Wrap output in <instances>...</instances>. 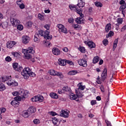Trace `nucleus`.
<instances>
[{
	"instance_id": "1",
	"label": "nucleus",
	"mask_w": 126,
	"mask_h": 126,
	"mask_svg": "<svg viewBox=\"0 0 126 126\" xmlns=\"http://www.w3.org/2000/svg\"><path fill=\"white\" fill-rule=\"evenodd\" d=\"M27 94H28V91H20L19 93V95L21 96H17L14 98V100H12L11 102V104L12 106H19V102L18 101H24L25 100V98L27 97Z\"/></svg>"
},
{
	"instance_id": "2",
	"label": "nucleus",
	"mask_w": 126,
	"mask_h": 126,
	"mask_svg": "<svg viewBox=\"0 0 126 126\" xmlns=\"http://www.w3.org/2000/svg\"><path fill=\"white\" fill-rule=\"evenodd\" d=\"M21 74L24 76L25 79H28L29 76H31V77H35V76H36V74L32 72L31 69L29 67L23 69V71L21 72Z\"/></svg>"
},
{
	"instance_id": "3",
	"label": "nucleus",
	"mask_w": 126,
	"mask_h": 126,
	"mask_svg": "<svg viewBox=\"0 0 126 126\" xmlns=\"http://www.w3.org/2000/svg\"><path fill=\"white\" fill-rule=\"evenodd\" d=\"M35 34H38L39 37H40H40H44V39L49 40V41H51V40L53 39V36L51 35H50V32L48 31H38V32L35 33Z\"/></svg>"
},
{
	"instance_id": "4",
	"label": "nucleus",
	"mask_w": 126,
	"mask_h": 126,
	"mask_svg": "<svg viewBox=\"0 0 126 126\" xmlns=\"http://www.w3.org/2000/svg\"><path fill=\"white\" fill-rule=\"evenodd\" d=\"M22 52L23 54H24L25 57L27 60L32 59V55H31L34 53L33 47H30L28 48V49H24Z\"/></svg>"
},
{
	"instance_id": "5",
	"label": "nucleus",
	"mask_w": 126,
	"mask_h": 126,
	"mask_svg": "<svg viewBox=\"0 0 126 126\" xmlns=\"http://www.w3.org/2000/svg\"><path fill=\"white\" fill-rule=\"evenodd\" d=\"M77 13L80 15V17H78L76 19L75 21L76 23L77 24L84 23V20L83 19L84 17V15L82 14V10L77 9Z\"/></svg>"
},
{
	"instance_id": "6",
	"label": "nucleus",
	"mask_w": 126,
	"mask_h": 126,
	"mask_svg": "<svg viewBox=\"0 0 126 126\" xmlns=\"http://www.w3.org/2000/svg\"><path fill=\"white\" fill-rule=\"evenodd\" d=\"M32 102H43L44 101V96L41 95H38L32 98Z\"/></svg>"
},
{
	"instance_id": "7",
	"label": "nucleus",
	"mask_w": 126,
	"mask_h": 126,
	"mask_svg": "<svg viewBox=\"0 0 126 126\" xmlns=\"http://www.w3.org/2000/svg\"><path fill=\"white\" fill-rule=\"evenodd\" d=\"M12 65L14 70L19 71V72H20L23 69L22 66L19 65L17 63H13Z\"/></svg>"
},
{
	"instance_id": "8",
	"label": "nucleus",
	"mask_w": 126,
	"mask_h": 126,
	"mask_svg": "<svg viewBox=\"0 0 126 126\" xmlns=\"http://www.w3.org/2000/svg\"><path fill=\"white\" fill-rule=\"evenodd\" d=\"M10 22L14 26V27H16V26H17V25H19L20 23V21L17 19H15L14 18H11Z\"/></svg>"
},
{
	"instance_id": "9",
	"label": "nucleus",
	"mask_w": 126,
	"mask_h": 126,
	"mask_svg": "<svg viewBox=\"0 0 126 126\" xmlns=\"http://www.w3.org/2000/svg\"><path fill=\"white\" fill-rule=\"evenodd\" d=\"M78 63L79 65L83 66V67H86L87 66V61L85 59H81L78 61Z\"/></svg>"
},
{
	"instance_id": "10",
	"label": "nucleus",
	"mask_w": 126,
	"mask_h": 126,
	"mask_svg": "<svg viewBox=\"0 0 126 126\" xmlns=\"http://www.w3.org/2000/svg\"><path fill=\"white\" fill-rule=\"evenodd\" d=\"M30 41V37L27 35H24L22 37V42L23 44H28Z\"/></svg>"
},
{
	"instance_id": "11",
	"label": "nucleus",
	"mask_w": 126,
	"mask_h": 126,
	"mask_svg": "<svg viewBox=\"0 0 126 126\" xmlns=\"http://www.w3.org/2000/svg\"><path fill=\"white\" fill-rule=\"evenodd\" d=\"M107 71H108V70L107 69V68H105L101 74V77H102V81H104L105 79H106V78L107 77Z\"/></svg>"
},
{
	"instance_id": "12",
	"label": "nucleus",
	"mask_w": 126,
	"mask_h": 126,
	"mask_svg": "<svg viewBox=\"0 0 126 126\" xmlns=\"http://www.w3.org/2000/svg\"><path fill=\"white\" fill-rule=\"evenodd\" d=\"M84 43L85 44H86V45H88V47H89L90 48H91L92 49L93 48H95V47H96L95 43H94L92 41L87 42V41H85Z\"/></svg>"
},
{
	"instance_id": "13",
	"label": "nucleus",
	"mask_w": 126,
	"mask_h": 126,
	"mask_svg": "<svg viewBox=\"0 0 126 126\" xmlns=\"http://www.w3.org/2000/svg\"><path fill=\"white\" fill-rule=\"evenodd\" d=\"M69 99H70V100H75V101H77V102H78L79 101V99H78L77 98V94H71L68 97Z\"/></svg>"
},
{
	"instance_id": "14",
	"label": "nucleus",
	"mask_w": 126,
	"mask_h": 126,
	"mask_svg": "<svg viewBox=\"0 0 126 126\" xmlns=\"http://www.w3.org/2000/svg\"><path fill=\"white\" fill-rule=\"evenodd\" d=\"M7 85L8 86H17L18 85V83L15 81H12L11 82V80H10L9 81L7 82Z\"/></svg>"
},
{
	"instance_id": "15",
	"label": "nucleus",
	"mask_w": 126,
	"mask_h": 126,
	"mask_svg": "<svg viewBox=\"0 0 126 126\" xmlns=\"http://www.w3.org/2000/svg\"><path fill=\"white\" fill-rule=\"evenodd\" d=\"M60 116L63 118H68V113L65 110H62L60 112Z\"/></svg>"
},
{
	"instance_id": "16",
	"label": "nucleus",
	"mask_w": 126,
	"mask_h": 126,
	"mask_svg": "<svg viewBox=\"0 0 126 126\" xmlns=\"http://www.w3.org/2000/svg\"><path fill=\"white\" fill-rule=\"evenodd\" d=\"M16 42L15 41H8L7 42V48L8 49H11L14 45H16Z\"/></svg>"
},
{
	"instance_id": "17",
	"label": "nucleus",
	"mask_w": 126,
	"mask_h": 126,
	"mask_svg": "<svg viewBox=\"0 0 126 126\" xmlns=\"http://www.w3.org/2000/svg\"><path fill=\"white\" fill-rule=\"evenodd\" d=\"M52 53L54 55H55V56H59V55L61 54V51L59 48H53L52 49Z\"/></svg>"
},
{
	"instance_id": "18",
	"label": "nucleus",
	"mask_w": 126,
	"mask_h": 126,
	"mask_svg": "<svg viewBox=\"0 0 126 126\" xmlns=\"http://www.w3.org/2000/svg\"><path fill=\"white\" fill-rule=\"evenodd\" d=\"M85 5V2H83L82 0H80V2H79L77 4V6H78L79 9L81 10V8H82Z\"/></svg>"
},
{
	"instance_id": "19",
	"label": "nucleus",
	"mask_w": 126,
	"mask_h": 126,
	"mask_svg": "<svg viewBox=\"0 0 126 126\" xmlns=\"http://www.w3.org/2000/svg\"><path fill=\"white\" fill-rule=\"evenodd\" d=\"M61 122H62V120H60L56 117L52 118V123L54 125H57L58 123L61 124Z\"/></svg>"
},
{
	"instance_id": "20",
	"label": "nucleus",
	"mask_w": 126,
	"mask_h": 126,
	"mask_svg": "<svg viewBox=\"0 0 126 126\" xmlns=\"http://www.w3.org/2000/svg\"><path fill=\"white\" fill-rule=\"evenodd\" d=\"M28 110L29 111L30 115H31L32 114H33L36 112V108L33 106H31L28 109Z\"/></svg>"
},
{
	"instance_id": "21",
	"label": "nucleus",
	"mask_w": 126,
	"mask_h": 126,
	"mask_svg": "<svg viewBox=\"0 0 126 126\" xmlns=\"http://www.w3.org/2000/svg\"><path fill=\"white\" fill-rule=\"evenodd\" d=\"M75 93L78 98H82V97H83L82 93H80L79 91H78V89H75Z\"/></svg>"
},
{
	"instance_id": "22",
	"label": "nucleus",
	"mask_w": 126,
	"mask_h": 126,
	"mask_svg": "<svg viewBox=\"0 0 126 126\" xmlns=\"http://www.w3.org/2000/svg\"><path fill=\"white\" fill-rule=\"evenodd\" d=\"M58 63L60 64V65H65V60H63L62 59H59L58 60Z\"/></svg>"
},
{
	"instance_id": "23",
	"label": "nucleus",
	"mask_w": 126,
	"mask_h": 126,
	"mask_svg": "<svg viewBox=\"0 0 126 126\" xmlns=\"http://www.w3.org/2000/svg\"><path fill=\"white\" fill-rule=\"evenodd\" d=\"M50 96L53 99H58L59 98V95L55 93H51L50 94Z\"/></svg>"
},
{
	"instance_id": "24",
	"label": "nucleus",
	"mask_w": 126,
	"mask_h": 126,
	"mask_svg": "<svg viewBox=\"0 0 126 126\" xmlns=\"http://www.w3.org/2000/svg\"><path fill=\"white\" fill-rule=\"evenodd\" d=\"M11 77V76H5L1 77V79H2V82H5V81H7L8 79H9Z\"/></svg>"
},
{
	"instance_id": "25",
	"label": "nucleus",
	"mask_w": 126,
	"mask_h": 126,
	"mask_svg": "<svg viewBox=\"0 0 126 126\" xmlns=\"http://www.w3.org/2000/svg\"><path fill=\"white\" fill-rule=\"evenodd\" d=\"M99 61H100V57H99L98 56H96L94 58L93 63H97Z\"/></svg>"
},
{
	"instance_id": "26",
	"label": "nucleus",
	"mask_w": 126,
	"mask_h": 126,
	"mask_svg": "<svg viewBox=\"0 0 126 126\" xmlns=\"http://www.w3.org/2000/svg\"><path fill=\"white\" fill-rule=\"evenodd\" d=\"M111 28H112V27H111V24H110V23L107 24L105 28L106 32H107V33H108V32H109V31H110V30H111Z\"/></svg>"
},
{
	"instance_id": "27",
	"label": "nucleus",
	"mask_w": 126,
	"mask_h": 126,
	"mask_svg": "<svg viewBox=\"0 0 126 126\" xmlns=\"http://www.w3.org/2000/svg\"><path fill=\"white\" fill-rule=\"evenodd\" d=\"M1 26L3 29H5L8 26V23L7 22H4L3 23H1Z\"/></svg>"
},
{
	"instance_id": "28",
	"label": "nucleus",
	"mask_w": 126,
	"mask_h": 126,
	"mask_svg": "<svg viewBox=\"0 0 126 126\" xmlns=\"http://www.w3.org/2000/svg\"><path fill=\"white\" fill-rule=\"evenodd\" d=\"M78 72L76 70H72L69 71L68 73V75H75V74H77Z\"/></svg>"
},
{
	"instance_id": "29",
	"label": "nucleus",
	"mask_w": 126,
	"mask_h": 126,
	"mask_svg": "<svg viewBox=\"0 0 126 126\" xmlns=\"http://www.w3.org/2000/svg\"><path fill=\"white\" fill-rule=\"evenodd\" d=\"M33 40L34 42H38L39 40H40V36H39V34H38V33L35 34Z\"/></svg>"
},
{
	"instance_id": "30",
	"label": "nucleus",
	"mask_w": 126,
	"mask_h": 126,
	"mask_svg": "<svg viewBox=\"0 0 126 126\" xmlns=\"http://www.w3.org/2000/svg\"><path fill=\"white\" fill-rule=\"evenodd\" d=\"M82 83H79V88L78 89H78V91H79V90L83 91L84 89H85V86H82Z\"/></svg>"
},
{
	"instance_id": "31",
	"label": "nucleus",
	"mask_w": 126,
	"mask_h": 126,
	"mask_svg": "<svg viewBox=\"0 0 126 126\" xmlns=\"http://www.w3.org/2000/svg\"><path fill=\"white\" fill-rule=\"evenodd\" d=\"M63 91H65V92H70V91H71V89H70V88L67 86L64 87L63 88Z\"/></svg>"
},
{
	"instance_id": "32",
	"label": "nucleus",
	"mask_w": 126,
	"mask_h": 126,
	"mask_svg": "<svg viewBox=\"0 0 126 126\" xmlns=\"http://www.w3.org/2000/svg\"><path fill=\"white\" fill-rule=\"evenodd\" d=\"M56 72L57 71H55L54 69H51L49 71V74H50V75L56 76V75L57 74Z\"/></svg>"
},
{
	"instance_id": "33",
	"label": "nucleus",
	"mask_w": 126,
	"mask_h": 126,
	"mask_svg": "<svg viewBox=\"0 0 126 126\" xmlns=\"http://www.w3.org/2000/svg\"><path fill=\"white\" fill-rule=\"evenodd\" d=\"M6 89L5 85L3 84H0V91H4Z\"/></svg>"
},
{
	"instance_id": "34",
	"label": "nucleus",
	"mask_w": 126,
	"mask_h": 126,
	"mask_svg": "<svg viewBox=\"0 0 126 126\" xmlns=\"http://www.w3.org/2000/svg\"><path fill=\"white\" fill-rule=\"evenodd\" d=\"M94 4L97 7H102L103 6V4L99 1H96Z\"/></svg>"
},
{
	"instance_id": "35",
	"label": "nucleus",
	"mask_w": 126,
	"mask_h": 126,
	"mask_svg": "<svg viewBox=\"0 0 126 126\" xmlns=\"http://www.w3.org/2000/svg\"><path fill=\"white\" fill-rule=\"evenodd\" d=\"M32 24H33V23H32V22L31 21H30L28 22L27 23H26V26H27V27L28 28H29V27H32Z\"/></svg>"
},
{
	"instance_id": "36",
	"label": "nucleus",
	"mask_w": 126,
	"mask_h": 126,
	"mask_svg": "<svg viewBox=\"0 0 126 126\" xmlns=\"http://www.w3.org/2000/svg\"><path fill=\"white\" fill-rule=\"evenodd\" d=\"M62 32L63 33H64L65 34H67V30H66V28H65V27H64L62 28V29L61 30V31H60V32Z\"/></svg>"
},
{
	"instance_id": "37",
	"label": "nucleus",
	"mask_w": 126,
	"mask_h": 126,
	"mask_svg": "<svg viewBox=\"0 0 126 126\" xmlns=\"http://www.w3.org/2000/svg\"><path fill=\"white\" fill-rule=\"evenodd\" d=\"M56 75H57V76H60V78H63V73L58 72L56 71Z\"/></svg>"
},
{
	"instance_id": "38",
	"label": "nucleus",
	"mask_w": 126,
	"mask_h": 126,
	"mask_svg": "<svg viewBox=\"0 0 126 126\" xmlns=\"http://www.w3.org/2000/svg\"><path fill=\"white\" fill-rule=\"evenodd\" d=\"M31 114L29 111V110H28V111H25L24 113V116L25 117V118H28V117H29V116H30Z\"/></svg>"
},
{
	"instance_id": "39",
	"label": "nucleus",
	"mask_w": 126,
	"mask_h": 126,
	"mask_svg": "<svg viewBox=\"0 0 126 126\" xmlns=\"http://www.w3.org/2000/svg\"><path fill=\"white\" fill-rule=\"evenodd\" d=\"M78 50L80 51L81 53H85V48H84V47L80 46Z\"/></svg>"
},
{
	"instance_id": "40",
	"label": "nucleus",
	"mask_w": 126,
	"mask_h": 126,
	"mask_svg": "<svg viewBox=\"0 0 126 126\" xmlns=\"http://www.w3.org/2000/svg\"><path fill=\"white\" fill-rule=\"evenodd\" d=\"M69 7L70 9H71L72 10V9L75 8V9L76 10V12H77V9H78V8H77V6H73L72 5H69Z\"/></svg>"
},
{
	"instance_id": "41",
	"label": "nucleus",
	"mask_w": 126,
	"mask_h": 126,
	"mask_svg": "<svg viewBox=\"0 0 126 126\" xmlns=\"http://www.w3.org/2000/svg\"><path fill=\"white\" fill-rule=\"evenodd\" d=\"M34 125H39L40 124V120L38 119H35L33 121Z\"/></svg>"
},
{
	"instance_id": "42",
	"label": "nucleus",
	"mask_w": 126,
	"mask_h": 126,
	"mask_svg": "<svg viewBox=\"0 0 126 126\" xmlns=\"http://www.w3.org/2000/svg\"><path fill=\"white\" fill-rule=\"evenodd\" d=\"M102 43L104 46H107L108 44H109V41H108L107 39H104L102 41Z\"/></svg>"
},
{
	"instance_id": "43",
	"label": "nucleus",
	"mask_w": 126,
	"mask_h": 126,
	"mask_svg": "<svg viewBox=\"0 0 126 126\" xmlns=\"http://www.w3.org/2000/svg\"><path fill=\"white\" fill-rule=\"evenodd\" d=\"M112 36H114V32L112 31H110L108 33V34L106 35V38H109V37H112Z\"/></svg>"
},
{
	"instance_id": "44",
	"label": "nucleus",
	"mask_w": 126,
	"mask_h": 126,
	"mask_svg": "<svg viewBox=\"0 0 126 126\" xmlns=\"http://www.w3.org/2000/svg\"><path fill=\"white\" fill-rule=\"evenodd\" d=\"M64 26L61 25V24H58L57 26V27H58L59 28V32H60V31H62V28H63V27Z\"/></svg>"
},
{
	"instance_id": "45",
	"label": "nucleus",
	"mask_w": 126,
	"mask_h": 126,
	"mask_svg": "<svg viewBox=\"0 0 126 126\" xmlns=\"http://www.w3.org/2000/svg\"><path fill=\"white\" fill-rule=\"evenodd\" d=\"M17 26L18 30H20V31H21V30H23V25H18Z\"/></svg>"
},
{
	"instance_id": "46",
	"label": "nucleus",
	"mask_w": 126,
	"mask_h": 126,
	"mask_svg": "<svg viewBox=\"0 0 126 126\" xmlns=\"http://www.w3.org/2000/svg\"><path fill=\"white\" fill-rule=\"evenodd\" d=\"M19 7L21 9H24V8H25V5H24L23 3L22 4H19Z\"/></svg>"
},
{
	"instance_id": "47",
	"label": "nucleus",
	"mask_w": 126,
	"mask_h": 126,
	"mask_svg": "<svg viewBox=\"0 0 126 126\" xmlns=\"http://www.w3.org/2000/svg\"><path fill=\"white\" fill-rule=\"evenodd\" d=\"M65 63L66 64L68 63V64H70V65H72V64H73V62H72L71 61L65 60Z\"/></svg>"
},
{
	"instance_id": "48",
	"label": "nucleus",
	"mask_w": 126,
	"mask_h": 126,
	"mask_svg": "<svg viewBox=\"0 0 126 126\" xmlns=\"http://www.w3.org/2000/svg\"><path fill=\"white\" fill-rule=\"evenodd\" d=\"M45 43H46V46L47 47H50V46H52V44L51 43V42H50V41L48 40L45 41Z\"/></svg>"
},
{
	"instance_id": "49",
	"label": "nucleus",
	"mask_w": 126,
	"mask_h": 126,
	"mask_svg": "<svg viewBox=\"0 0 126 126\" xmlns=\"http://www.w3.org/2000/svg\"><path fill=\"white\" fill-rule=\"evenodd\" d=\"M49 115H51V116H57L58 115L56 112L53 111H51L49 112Z\"/></svg>"
},
{
	"instance_id": "50",
	"label": "nucleus",
	"mask_w": 126,
	"mask_h": 126,
	"mask_svg": "<svg viewBox=\"0 0 126 126\" xmlns=\"http://www.w3.org/2000/svg\"><path fill=\"white\" fill-rule=\"evenodd\" d=\"M5 60L6 62H9L11 61H12L11 58H10V57L9 56H7V57H6Z\"/></svg>"
},
{
	"instance_id": "51",
	"label": "nucleus",
	"mask_w": 126,
	"mask_h": 126,
	"mask_svg": "<svg viewBox=\"0 0 126 126\" xmlns=\"http://www.w3.org/2000/svg\"><path fill=\"white\" fill-rule=\"evenodd\" d=\"M6 111V109L4 108H1L0 109V114H2V113H4Z\"/></svg>"
},
{
	"instance_id": "52",
	"label": "nucleus",
	"mask_w": 126,
	"mask_h": 126,
	"mask_svg": "<svg viewBox=\"0 0 126 126\" xmlns=\"http://www.w3.org/2000/svg\"><path fill=\"white\" fill-rule=\"evenodd\" d=\"M117 22H118V24H122V23H123V19L118 18L117 19Z\"/></svg>"
},
{
	"instance_id": "53",
	"label": "nucleus",
	"mask_w": 126,
	"mask_h": 126,
	"mask_svg": "<svg viewBox=\"0 0 126 126\" xmlns=\"http://www.w3.org/2000/svg\"><path fill=\"white\" fill-rule=\"evenodd\" d=\"M38 17L39 19H40V20H42V19H43V18H44V16H43V15L39 13L38 15Z\"/></svg>"
},
{
	"instance_id": "54",
	"label": "nucleus",
	"mask_w": 126,
	"mask_h": 126,
	"mask_svg": "<svg viewBox=\"0 0 126 126\" xmlns=\"http://www.w3.org/2000/svg\"><path fill=\"white\" fill-rule=\"evenodd\" d=\"M96 104H97V102L96 101V100H92L91 101V104L92 106H94V105H96Z\"/></svg>"
},
{
	"instance_id": "55",
	"label": "nucleus",
	"mask_w": 126,
	"mask_h": 126,
	"mask_svg": "<svg viewBox=\"0 0 126 126\" xmlns=\"http://www.w3.org/2000/svg\"><path fill=\"white\" fill-rule=\"evenodd\" d=\"M120 4L122 5H124V4H126V1L124 0H121L120 2H119Z\"/></svg>"
},
{
	"instance_id": "56",
	"label": "nucleus",
	"mask_w": 126,
	"mask_h": 126,
	"mask_svg": "<svg viewBox=\"0 0 126 126\" xmlns=\"http://www.w3.org/2000/svg\"><path fill=\"white\" fill-rule=\"evenodd\" d=\"M105 123L107 124V126H112L111 122H109L108 120H105Z\"/></svg>"
},
{
	"instance_id": "57",
	"label": "nucleus",
	"mask_w": 126,
	"mask_h": 126,
	"mask_svg": "<svg viewBox=\"0 0 126 126\" xmlns=\"http://www.w3.org/2000/svg\"><path fill=\"white\" fill-rule=\"evenodd\" d=\"M12 54L16 58H17V57H18V53H17V52H12Z\"/></svg>"
},
{
	"instance_id": "58",
	"label": "nucleus",
	"mask_w": 126,
	"mask_h": 126,
	"mask_svg": "<svg viewBox=\"0 0 126 126\" xmlns=\"http://www.w3.org/2000/svg\"><path fill=\"white\" fill-rule=\"evenodd\" d=\"M12 95H13V96H17V95H18V94H19V93H18V92H14L12 93Z\"/></svg>"
},
{
	"instance_id": "59",
	"label": "nucleus",
	"mask_w": 126,
	"mask_h": 126,
	"mask_svg": "<svg viewBox=\"0 0 126 126\" xmlns=\"http://www.w3.org/2000/svg\"><path fill=\"white\" fill-rule=\"evenodd\" d=\"M68 22H69V23H73V19H72L71 18L68 19Z\"/></svg>"
},
{
	"instance_id": "60",
	"label": "nucleus",
	"mask_w": 126,
	"mask_h": 126,
	"mask_svg": "<svg viewBox=\"0 0 126 126\" xmlns=\"http://www.w3.org/2000/svg\"><path fill=\"white\" fill-rule=\"evenodd\" d=\"M63 51L66 53L68 52V48H67V47H64V48L63 49Z\"/></svg>"
},
{
	"instance_id": "61",
	"label": "nucleus",
	"mask_w": 126,
	"mask_h": 126,
	"mask_svg": "<svg viewBox=\"0 0 126 126\" xmlns=\"http://www.w3.org/2000/svg\"><path fill=\"white\" fill-rule=\"evenodd\" d=\"M44 28L47 30H49V29H50V26L49 25H45L44 26Z\"/></svg>"
},
{
	"instance_id": "62",
	"label": "nucleus",
	"mask_w": 126,
	"mask_h": 126,
	"mask_svg": "<svg viewBox=\"0 0 126 126\" xmlns=\"http://www.w3.org/2000/svg\"><path fill=\"white\" fill-rule=\"evenodd\" d=\"M16 3H17V4L19 6V4H22V3H22V2H21V0H18V1H17Z\"/></svg>"
},
{
	"instance_id": "63",
	"label": "nucleus",
	"mask_w": 126,
	"mask_h": 126,
	"mask_svg": "<svg viewBox=\"0 0 126 126\" xmlns=\"http://www.w3.org/2000/svg\"><path fill=\"white\" fill-rule=\"evenodd\" d=\"M126 29V25L123 27V28L121 29L122 32L125 31Z\"/></svg>"
},
{
	"instance_id": "64",
	"label": "nucleus",
	"mask_w": 126,
	"mask_h": 126,
	"mask_svg": "<svg viewBox=\"0 0 126 126\" xmlns=\"http://www.w3.org/2000/svg\"><path fill=\"white\" fill-rule=\"evenodd\" d=\"M36 60H37V57L32 58V63H34L35 61H36Z\"/></svg>"
}]
</instances>
